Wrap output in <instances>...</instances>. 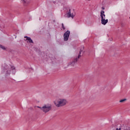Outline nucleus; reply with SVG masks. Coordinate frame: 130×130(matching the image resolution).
<instances>
[{"label":"nucleus","instance_id":"1","mask_svg":"<svg viewBox=\"0 0 130 130\" xmlns=\"http://www.w3.org/2000/svg\"><path fill=\"white\" fill-rule=\"evenodd\" d=\"M14 72V73L16 72V68H15V66H12L10 65L9 66L8 65H6L4 68H3V72H6V73L5 74V76L6 77H8L9 75H10L11 72Z\"/></svg>","mask_w":130,"mask_h":130},{"label":"nucleus","instance_id":"2","mask_svg":"<svg viewBox=\"0 0 130 130\" xmlns=\"http://www.w3.org/2000/svg\"><path fill=\"white\" fill-rule=\"evenodd\" d=\"M38 108H40L42 111L45 113H47V112H49L52 108L51 104H47L46 105H44L42 107L38 106Z\"/></svg>","mask_w":130,"mask_h":130},{"label":"nucleus","instance_id":"3","mask_svg":"<svg viewBox=\"0 0 130 130\" xmlns=\"http://www.w3.org/2000/svg\"><path fill=\"white\" fill-rule=\"evenodd\" d=\"M56 107H61L64 106L67 104V100L64 99H59L54 102Z\"/></svg>","mask_w":130,"mask_h":130},{"label":"nucleus","instance_id":"4","mask_svg":"<svg viewBox=\"0 0 130 130\" xmlns=\"http://www.w3.org/2000/svg\"><path fill=\"white\" fill-rule=\"evenodd\" d=\"M105 12L103 10L101 11V24L102 25H106L107 23H108V19H105L106 15H105Z\"/></svg>","mask_w":130,"mask_h":130},{"label":"nucleus","instance_id":"5","mask_svg":"<svg viewBox=\"0 0 130 130\" xmlns=\"http://www.w3.org/2000/svg\"><path fill=\"white\" fill-rule=\"evenodd\" d=\"M80 57H81V55H78V57L76 58H74L72 62H70L69 63H68V67H75V65L76 64V63H77Z\"/></svg>","mask_w":130,"mask_h":130},{"label":"nucleus","instance_id":"6","mask_svg":"<svg viewBox=\"0 0 130 130\" xmlns=\"http://www.w3.org/2000/svg\"><path fill=\"white\" fill-rule=\"evenodd\" d=\"M70 34H71V31L70 30L66 31L63 34L64 41H68L70 37Z\"/></svg>","mask_w":130,"mask_h":130},{"label":"nucleus","instance_id":"7","mask_svg":"<svg viewBox=\"0 0 130 130\" xmlns=\"http://www.w3.org/2000/svg\"><path fill=\"white\" fill-rule=\"evenodd\" d=\"M24 38H26V40H27L29 42V43H33V40L31 39L30 37L25 36Z\"/></svg>","mask_w":130,"mask_h":130},{"label":"nucleus","instance_id":"8","mask_svg":"<svg viewBox=\"0 0 130 130\" xmlns=\"http://www.w3.org/2000/svg\"><path fill=\"white\" fill-rule=\"evenodd\" d=\"M112 128H113V130H121V128H117V124H113L112 125Z\"/></svg>","mask_w":130,"mask_h":130},{"label":"nucleus","instance_id":"9","mask_svg":"<svg viewBox=\"0 0 130 130\" xmlns=\"http://www.w3.org/2000/svg\"><path fill=\"white\" fill-rule=\"evenodd\" d=\"M68 18H71L72 17V13H71V9H69L68 13H67Z\"/></svg>","mask_w":130,"mask_h":130},{"label":"nucleus","instance_id":"10","mask_svg":"<svg viewBox=\"0 0 130 130\" xmlns=\"http://www.w3.org/2000/svg\"><path fill=\"white\" fill-rule=\"evenodd\" d=\"M84 48H85V47H84V46H81V48L80 52H79V55H81V53H82V52H83V51H84Z\"/></svg>","mask_w":130,"mask_h":130},{"label":"nucleus","instance_id":"11","mask_svg":"<svg viewBox=\"0 0 130 130\" xmlns=\"http://www.w3.org/2000/svg\"><path fill=\"white\" fill-rule=\"evenodd\" d=\"M22 3H23V5L24 6H27L28 4V1L27 0H21Z\"/></svg>","mask_w":130,"mask_h":130},{"label":"nucleus","instance_id":"12","mask_svg":"<svg viewBox=\"0 0 130 130\" xmlns=\"http://www.w3.org/2000/svg\"><path fill=\"white\" fill-rule=\"evenodd\" d=\"M0 48H1V49H3V50H6V49H7L6 48V47H5V46H4L1 44H0Z\"/></svg>","mask_w":130,"mask_h":130},{"label":"nucleus","instance_id":"13","mask_svg":"<svg viewBox=\"0 0 130 130\" xmlns=\"http://www.w3.org/2000/svg\"><path fill=\"white\" fill-rule=\"evenodd\" d=\"M124 101H126V99H124L120 100L119 102H120L121 103L122 102H124Z\"/></svg>","mask_w":130,"mask_h":130},{"label":"nucleus","instance_id":"14","mask_svg":"<svg viewBox=\"0 0 130 130\" xmlns=\"http://www.w3.org/2000/svg\"><path fill=\"white\" fill-rule=\"evenodd\" d=\"M61 25H62V28L63 29V30H66V27L63 25V23H62Z\"/></svg>","mask_w":130,"mask_h":130},{"label":"nucleus","instance_id":"15","mask_svg":"<svg viewBox=\"0 0 130 130\" xmlns=\"http://www.w3.org/2000/svg\"><path fill=\"white\" fill-rule=\"evenodd\" d=\"M71 17L72 18V19H74V18H75V15H73V14H72Z\"/></svg>","mask_w":130,"mask_h":130},{"label":"nucleus","instance_id":"16","mask_svg":"<svg viewBox=\"0 0 130 130\" xmlns=\"http://www.w3.org/2000/svg\"><path fill=\"white\" fill-rule=\"evenodd\" d=\"M125 130H130V127H127Z\"/></svg>","mask_w":130,"mask_h":130},{"label":"nucleus","instance_id":"17","mask_svg":"<svg viewBox=\"0 0 130 130\" xmlns=\"http://www.w3.org/2000/svg\"><path fill=\"white\" fill-rule=\"evenodd\" d=\"M102 10H105V8L104 7H102Z\"/></svg>","mask_w":130,"mask_h":130}]
</instances>
